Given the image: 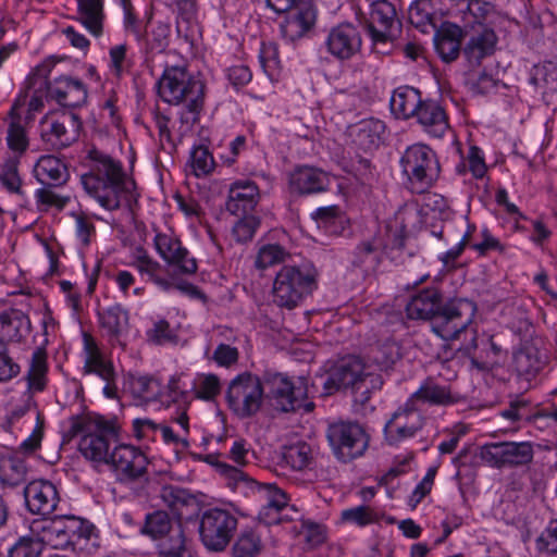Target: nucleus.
<instances>
[{
    "mask_svg": "<svg viewBox=\"0 0 557 557\" xmlns=\"http://www.w3.org/2000/svg\"><path fill=\"white\" fill-rule=\"evenodd\" d=\"M87 159L89 172L81 176L85 191L109 211L129 206L135 183L126 177L122 163L97 148L88 151Z\"/></svg>",
    "mask_w": 557,
    "mask_h": 557,
    "instance_id": "obj_1",
    "label": "nucleus"
},
{
    "mask_svg": "<svg viewBox=\"0 0 557 557\" xmlns=\"http://www.w3.org/2000/svg\"><path fill=\"white\" fill-rule=\"evenodd\" d=\"M160 98L170 104H182L177 132L181 137L191 132L199 122L205 106V84L188 74L185 67L172 66L158 82Z\"/></svg>",
    "mask_w": 557,
    "mask_h": 557,
    "instance_id": "obj_2",
    "label": "nucleus"
},
{
    "mask_svg": "<svg viewBox=\"0 0 557 557\" xmlns=\"http://www.w3.org/2000/svg\"><path fill=\"white\" fill-rule=\"evenodd\" d=\"M318 270L310 262L298 265H283L276 273L272 295L281 308L294 309L318 288Z\"/></svg>",
    "mask_w": 557,
    "mask_h": 557,
    "instance_id": "obj_3",
    "label": "nucleus"
},
{
    "mask_svg": "<svg viewBox=\"0 0 557 557\" xmlns=\"http://www.w3.org/2000/svg\"><path fill=\"white\" fill-rule=\"evenodd\" d=\"M325 437L333 457L342 463L362 457L370 444V435L366 428L354 420L330 421L325 429Z\"/></svg>",
    "mask_w": 557,
    "mask_h": 557,
    "instance_id": "obj_4",
    "label": "nucleus"
},
{
    "mask_svg": "<svg viewBox=\"0 0 557 557\" xmlns=\"http://www.w3.org/2000/svg\"><path fill=\"white\" fill-rule=\"evenodd\" d=\"M225 474L234 481L235 487H248L256 502L259 504L258 518L265 524H275L281 521L280 513L288 505V496L285 491L275 483H259L248 476L244 471L225 466Z\"/></svg>",
    "mask_w": 557,
    "mask_h": 557,
    "instance_id": "obj_5",
    "label": "nucleus"
},
{
    "mask_svg": "<svg viewBox=\"0 0 557 557\" xmlns=\"http://www.w3.org/2000/svg\"><path fill=\"white\" fill-rule=\"evenodd\" d=\"M399 163L414 193L426 191L440 177L441 165L436 152L425 144L407 147Z\"/></svg>",
    "mask_w": 557,
    "mask_h": 557,
    "instance_id": "obj_6",
    "label": "nucleus"
},
{
    "mask_svg": "<svg viewBox=\"0 0 557 557\" xmlns=\"http://www.w3.org/2000/svg\"><path fill=\"white\" fill-rule=\"evenodd\" d=\"M267 398L274 409L292 412L305 407L310 410L313 405L305 404L308 398V383L302 376L297 379L280 372H267L263 376Z\"/></svg>",
    "mask_w": 557,
    "mask_h": 557,
    "instance_id": "obj_7",
    "label": "nucleus"
},
{
    "mask_svg": "<svg viewBox=\"0 0 557 557\" xmlns=\"http://www.w3.org/2000/svg\"><path fill=\"white\" fill-rule=\"evenodd\" d=\"M228 408L239 418H250L262 407L264 399L263 380L245 371L233 377L225 394Z\"/></svg>",
    "mask_w": 557,
    "mask_h": 557,
    "instance_id": "obj_8",
    "label": "nucleus"
},
{
    "mask_svg": "<svg viewBox=\"0 0 557 557\" xmlns=\"http://www.w3.org/2000/svg\"><path fill=\"white\" fill-rule=\"evenodd\" d=\"M237 527V517L225 508H208L199 516V537L210 552H223L231 543Z\"/></svg>",
    "mask_w": 557,
    "mask_h": 557,
    "instance_id": "obj_9",
    "label": "nucleus"
},
{
    "mask_svg": "<svg viewBox=\"0 0 557 557\" xmlns=\"http://www.w3.org/2000/svg\"><path fill=\"white\" fill-rule=\"evenodd\" d=\"M404 246V235L399 231L386 227L371 238L361 240L352 252L351 262L364 272L375 271L384 256H388L392 250H400Z\"/></svg>",
    "mask_w": 557,
    "mask_h": 557,
    "instance_id": "obj_10",
    "label": "nucleus"
},
{
    "mask_svg": "<svg viewBox=\"0 0 557 557\" xmlns=\"http://www.w3.org/2000/svg\"><path fill=\"white\" fill-rule=\"evenodd\" d=\"M480 459L494 469H516L529 466L534 458L533 444L528 441L492 442L480 447Z\"/></svg>",
    "mask_w": 557,
    "mask_h": 557,
    "instance_id": "obj_11",
    "label": "nucleus"
},
{
    "mask_svg": "<svg viewBox=\"0 0 557 557\" xmlns=\"http://www.w3.org/2000/svg\"><path fill=\"white\" fill-rule=\"evenodd\" d=\"M369 377L359 358H344L331 368L324 382V389L326 394H332L341 388H350L356 395L360 393V397L356 399L364 403L369 399L370 391L367 384Z\"/></svg>",
    "mask_w": 557,
    "mask_h": 557,
    "instance_id": "obj_12",
    "label": "nucleus"
},
{
    "mask_svg": "<svg viewBox=\"0 0 557 557\" xmlns=\"http://www.w3.org/2000/svg\"><path fill=\"white\" fill-rule=\"evenodd\" d=\"M476 308L466 299H454L441 307L431 321L432 331L444 341H453L472 323Z\"/></svg>",
    "mask_w": 557,
    "mask_h": 557,
    "instance_id": "obj_13",
    "label": "nucleus"
},
{
    "mask_svg": "<svg viewBox=\"0 0 557 557\" xmlns=\"http://www.w3.org/2000/svg\"><path fill=\"white\" fill-rule=\"evenodd\" d=\"M364 28L373 45L394 41L401 30L396 4L389 0H375L369 5Z\"/></svg>",
    "mask_w": 557,
    "mask_h": 557,
    "instance_id": "obj_14",
    "label": "nucleus"
},
{
    "mask_svg": "<svg viewBox=\"0 0 557 557\" xmlns=\"http://www.w3.org/2000/svg\"><path fill=\"white\" fill-rule=\"evenodd\" d=\"M425 419L420 407L409 398L398 407L384 425L385 441L389 445H397L403 441L413 437L422 430Z\"/></svg>",
    "mask_w": 557,
    "mask_h": 557,
    "instance_id": "obj_15",
    "label": "nucleus"
},
{
    "mask_svg": "<svg viewBox=\"0 0 557 557\" xmlns=\"http://www.w3.org/2000/svg\"><path fill=\"white\" fill-rule=\"evenodd\" d=\"M117 432L114 422L98 418L95 431L88 432L79 441V451L89 460L109 463L110 447L116 442Z\"/></svg>",
    "mask_w": 557,
    "mask_h": 557,
    "instance_id": "obj_16",
    "label": "nucleus"
},
{
    "mask_svg": "<svg viewBox=\"0 0 557 557\" xmlns=\"http://www.w3.org/2000/svg\"><path fill=\"white\" fill-rule=\"evenodd\" d=\"M324 47L337 61H349L361 52L362 36L354 24L341 23L330 29Z\"/></svg>",
    "mask_w": 557,
    "mask_h": 557,
    "instance_id": "obj_17",
    "label": "nucleus"
},
{
    "mask_svg": "<svg viewBox=\"0 0 557 557\" xmlns=\"http://www.w3.org/2000/svg\"><path fill=\"white\" fill-rule=\"evenodd\" d=\"M148 458L145 453L128 444L115 445L109 463L121 481H135L147 472Z\"/></svg>",
    "mask_w": 557,
    "mask_h": 557,
    "instance_id": "obj_18",
    "label": "nucleus"
},
{
    "mask_svg": "<svg viewBox=\"0 0 557 557\" xmlns=\"http://www.w3.org/2000/svg\"><path fill=\"white\" fill-rule=\"evenodd\" d=\"M75 517L55 519H35L32 521V533L38 536L42 548L69 549L70 534L75 531Z\"/></svg>",
    "mask_w": 557,
    "mask_h": 557,
    "instance_id": "obj_19",
    "label": "nucleus"
},
{
    "mask_svg": "<svg viewBox=\"0 0 557 557\" xmlns=\"http://www.w3.org/2000/svg\"><path fill=\"white\" fill-rule=\"evenodd\" d=\"M153 245L161 259L182 274H194L197 262L181 240L170 233L157 232Z\"/></svg>",
    "mask_w": 557,
    "mask_h": 557,
    "instance_id": "obj_20",
    "label": "nucleus"
},
{
    "mask_svg": "<svg viewBox=\"0 0 557 557\" xmlns=\"http://www.w3.org/2000/svg\"><path fill=\"white\" fill-rule=\"evenodd\" d=\"M284 13L286 15L281 23V33L289 41L302 38L317 22V9L308 1H302Z\"/></svg>",
    "mask_w": 557,
    "mask_h": 557,
    "instance_id": "obj_21",
    "label": "nucleus"
},
{
    "mask_svg": "<svg viewBox=\"0 0 557 557\" xmlns=\"http://www.w3.org/2000/svg\"><path fill=\"white\" fill-rule=\"evenodd\" d=\"M27 509L34 515H51L60 502L59 492L53 483L47 480H34L24 488Z\"/></svg>",
    "mask_w": 557,
    "mask_h": 557,
    "instance_id": "obj_22",
    "label": "nucleus"
},
{
    "mask_svg": "<svg viewBox=\"0 0 557 557\" xmlns=\"http://www.w3.org/2000/svg\"><path fill=\"white\" fill-rule=\"evenodd\" d=\"M83 374H95L102 381L115 379L114 366L110 359L106 357L95 337L87 333H83Z\"/></svg>",
    "mask_w": 557,
    "mask_h": 557,
    "instance_id": "obj_23",
    "label": "nucleus"
},
{
    "mask_svg": "<svg viewBox=\"0 0 557 557\" xmlns=\"http://www.w3.org/2000/svg\"><path fill=\"white\" fill-rule=\"evenodd\" d=\"M41 84L45 85L48 96L63 107H79L87 100V88L79 79L61 76Z\"/></svg>",
    "mask_w": 557,
    "mask_h": 557,
    "instance_id": "obj_24",
    "label": "nucleus"
},
{
    "mask_svg": "<svg viewBox=\"0 0 557 557\" xmlns=\"http://www.w3.org/2000/svg\"><path fill=\"white\" fill-rule=\"evenodd\" d=\"M48 127L42 132V138L57 149L69 147L79 134L82 123L74 113H63L59 119L45 121Z\"/></svg>",
    "mask_w": 557,
    "mask_h": 557,
    "instance_id": "obj_25",
    "label": "nucleus"
},
{
    "mask_svg": "<svg viewBox=\"0 0 557 557\" xmlns=\"http://www.w3.org/2000/svg\"><path fill=\"white\" fill-rule=\"evenodd\" d=\"M330 184V175L314 166H298L289 175L292 191L300 196L324 193Z\"/></svg>",
    "mask_w": 557,
    "mask_h": 557,
    "instance_id": "obj_26",
    "label": "nucleus"
},
{
    "mask_svg": "<svg viewBox=\"0 0 557 557\" xmlns=\"http://www.w3.org/2000/svg\"><path fill=\"white\" fill-rule=\"evenodd\" d=\"M259 200L260 193L257 184L243 180L231 185L225 207L231 214L239 216L249 214Z\"/></svg>",
    "mask_w": 557,
    "mask_h": 557,
    "instance_id": "obj_27",
    "label": "nucleus"
},
{
    "mask_svg": "<svg viewBox=\"0 0 557 557\" xmlns=\"http://www.w3.org/2000/svg\"><path fill=\"white\" fill-rule=\"evenodd\" d=\"M413 119L424 133L434 138H442L449 129L445 109L433 99H424Z\"/></svg>",
    "mask_w": 557,
    "mask_h": 557,
    "instance_id": "obj_28",
    "label": "nucleus"
},
{
    "mask_svg": "<svg viewBox=\"0 0 557 557\" xmlns=\"http://www.w3.org/2000/svg\"><path fill=\"white\" fill-rule=\"evenodd\" d=\"M443 306V296L435 287H429L413 295L406 306L409 319L433 320Z\"/></svg>",
    "mask_w": 557,
    "mask_h": 557,
    "instance_id": "obj_29",
    "label": "nucleus"
},
{
    "mask_svg": "<svg viewBox=\"0 0 557 557\" xmlns=\"http://www.w3.org/2000/svg\"><path fill=\"white\" fill-rule=\"evenodd\" d=\"M25 102L26 96H17L8 114L7 144L8 147L18 156L24 153L29 145L27 132L21 115Z\"/></svg>",
    "mask_w": 557,
    "mask_h": 557,
    "instance_id": "obj_30",
    "label": "nucleus"
},
{
    "mask_svg": "<svg viewBox=\"0 0 557 557\" xmlns=\"http://www.w3.org/2000/svg\"><path fill=\"white\" fill-rule=\"evenodd\" d=\"M36 180L44 186L59 187L70 178L66 164L55 156H41L34 166Z\"/></svg>",
    "mask_w": 557,
    "mask_h": 557,
    "instance_id": "obj_31",
    "label": "nucleus"
},
{
    "mask_svg": "<svg viewBox=\"0 0 557 557\" xmlns=\"http://www.w3.org/2000/svg\"><path fill=\"white\" fill-rule=\"evenodd\" d=\"M462 38L463 32L460 26L449 22L443 23L434 36L435 49L442 61L450 63L459 57Z\"/></svg>",
    "mask_w": 557,
    "mask_h": 557,
    "instance_id": "obj_32",
    "label": "nucleus"
},
{
    "mask_svg": "<svg viewBox=\"0 0 557 557\" xmlns=\"http://www.w3.org/2000/svg\"><path fill=\"white\" fill-rule=\"evenodd\" d=\"M48 356L44 348L37 347L28 361L24 380L29 399L34 394L42 393L48 384Z\"/></svg>",
    "mask_w": 557,
    "mask_h": 557,
    "instance_id": "obj_33",
    "label": "nucleus"
},
{
    "mask_svg": "<svg viewBox=\"0 0 557 557\" xmlns=\"http://www.w3.org/2000/svg\"><path fill=\"white\" fill-rule=\"evenodd\" d=\"M497 42L493 29L481 27L472 34L463 48V54L471 66H478L482 60L491 55Z\"/></svg>",
    "mask_w": 557,
    "mask_h": 557,
    "instance_id": "obj_34",
    "label": "nucleus"
},
{
    "mask_svg": "<svg viewBox=\"0 0 557 557\" xmlns=\"http://www.w3.org/2000/svg\"><path fill=\"white\" fill-rule=\"evenodd\" d=\"M128 312L121 306H112L99 312V323L110 343L124 346L122 338L128 332Z\"/></svg>",
    "mask_w": 557,
    "mask_h": 557,
    "instance_id": "obj_35",
    "label": "nucleus"
},
{
    "mask_svg": "<svg viewBox=\"0 0 557 557\" xmlns=\"http://www.w3.org/2000/svg\"><path fill=\"white\" fill-rule=\"evenodd\" d=\"M424 99L421 91L411 86L396 88L391 97L389 106L392 112L403 120L413 119Z\"/></svg>",
    "mask_w": 557,
    "mask_h": 557,
    "instance_id": "obj_36",
    "label": "nucleus"
},
{
    "mask_svg": "<svg viewBox=\"0 0 557 557\" xmlns=\"http://www.w3.org/2000/svg\"><path fill=\"white\" fill-rule=\"evenodd\" d=\"M30 332V320L21 310L11 309L0 312V339L20 343Z\"/></svg>",
    "mask_w": 557,
    "mask_h": 557,
    "instance_id": "obj_37",
    "label": "nucleus"
},
{
    "mask_svg": "<svg viewBox=\"0 0 557 557\" xmlns=\"http://www.w3.org/2000/svg\"><path fill=\"white\" fill-rule=\"evenodd\" d=\"M76 20L95 37L103 33L104 0H76Z\"/></svg>",
    "mask_w": 557,
    "mask_h": 557,
    "instance_id": "obj_38",
    "label": "nucleus"
},
{
    "mask_svg": "<svg viewBox=\"0 0 557 557\" xmlns=\"http://www.w3.org/2000/svg\"><path fill=\"white\" fill-rule=\"evenodd\" d=\"M129 265L140 275L148 276V280L161 289L169 290L172 287L168 278L159 275L162 265L154 260L143 246H137L133 249Z\"/></svg>",
    "mask_w": 557,
    "mask_h": 557,
    "instance_id": "obj_39",
    "label": "nucleus"
},
{
    "mask_svg": "<svg viewBox=\"0 0 557 557\" xmlns=\"http://www.w3.org/2000/svg\"><path fill=\"white\" fill-rule=\"evenodd\" d=\"M409 399L418 407H420V404L447 406L455 403L450 387L448 385H441L432 379H426L422 382Z\"/></svg>",
    "mask_w": 557,
    "mask_h": 557,
    "instance_id": "obj_40",
    "label": "nucleus"
},
{
    "mask_svg": "<svg viewBox=\"0 0 557 557\" xmlns=\"http://www.w3.org/2000/svg\"><path fill=\"white\" fill-rule=\"evenodd\" d=\"M385 125L376 119H368L360 121L352 129L351 137L355 145L364 150L370 151L379 148L382 141V134Z\"/></svg>",
    "mask_w": 557,
    "mask_h": 557,
    "instance_id": "obj_41",
    "label": "nucleus"
},
{
    "mask_svg": "<svg viewBox=\"0 0 557 557\" xmlns=\"http://www.w3.org/2000/svg\"><path fill=\"white\" fill-rule=\"evenodd\" d=\"M75 531L70 534L69 549L84 556L92 555L98 545L91 525L76 518Z\"/></svg>",
    "mask_w": 557,
    "mask_h": 557,
    "instance_id": "obj_42",
    "label": "nucleus"
},
{
    "mask_svg": "<svg viewBox=\"0 0 557 557\" xmlns=\"http://www.w3.org/2000/svg\"><path fill=\"white\" fill-rule=\"evenodd\" d=\"M177 528L182 530L181 524H177L176 528H174L173 521L168 512L163 510H156L146 516L141 532L153 540H158L164 537L171 531L176 533ZM174 536L176 537V534H174ZM175 541L176 539L174 542Z\"/></svg>",
    "mask_w": 557,
    "mask_h": 557,
    "instance_id": "obj_43",
    "label": "nucleus"
},
{
    "mask_svg": "<svg viewBox=\"0 0 557 557\" xmlns=\"http://www.w3.org/2000/svg\"><path fill=\"white\" fill-rule=\"evenodd\" d=\"M159 498L178 519L183 516V508L194 502V497L186 490L175 485L162 486Z\"/></svg>",
    "mask_w": 557,
    "mask_h": 557,
    "instance_id": "obj_44",
    "label": "nucleus"
},
{
    "mask_svg": "<svg viewBox=\"0 0 557 557\" xmlns=\"http://www.w3.org/2000/svg\"><path fill=\"white\" fill-rule=\"evenodd\" d=\"M482 344L484 346L483 350H485L486 352V359H492L491 361L483 360L482 354H476L478 342L475 336L471 338V343L469 345H466L465 347L461 348L463 354L471 359V363L473 364V367H475L479 370L487 369L488 366L494 361V359L498 357L499 354L502 352L500 346L494 343L493 337L487 338Z\"/></svg>",
    "mask_w": 557,
    "mask_h": 557,
    "instance_id": "obj_45",
    "label": "nucleus"
},
{
    "mask_svg": "<svg viewBox=\"0 0 557 557\" xmlns=\"http://www.w3.org/2000/svg\"><path fill=\"white\" fill-rule=\"evenodd\" d=\"M516 371L525 380L534 377L543 368V360L540 358L535 349H521L513 357Z\"/></svg>",
    "mask_w": 557,
    "mask_h": 557,
    "instance_id": "obj_46",
    "label": "nucleus"
},
{
    "mask_svg": "<svg viewBox=\"0 0 557 557\" xmlns=\"http://www.w3.org/2000/svg\"><path fill=\"white\" fill-rule=\"evenodd\" d=\"M260 535L251 530H243L235 541L232 553L234 557H258L262 550Z\"/></svg>",
    "mask_w": 557,
    "mask_h": 557,
    "instance_id": "obj_47",
    "label": "nucleus"
},
{
    "mask_svg": "<svg viewBox=\"0 0 557 557\" xmlns=\"http://www.w3.org/2000/svg\"><path fill=\"white\" fill-rule=\"evenodd\" d=\"M27 468L22 459L16 457L0 460V482L3 485L16 486L25 480Z\"/></svg>",
    "mask_w": 557,
    "mask_h": 557,
    "instance_id": "obj_48",
    "label": "nucleus"
},
{
    "mask_svg": "<svg viewBox=\"0 0 557 557\" xmlns=\"http://www.w3.org/2000/svg\"><path fill=\"white\" fill-rule=\"evenodd\" d=\"M288 257L289 252L284 246L280 244H264L258 249L255 265L259 270H265L285 262Z\"/></svg>",
    "mask_w": 557,
    "mask_h": 557,
    "instance_id": "obj_49",
    "label": "nucleus"
},
{
    "mask_svg": "<svg viewBox=\"0 0 557 557\" xmlns=\"http://www.w3.org/2000/svg\"><path fill=\"white\" fill-rule=\"evenodd\" d=\"M20 159L17 156L9 157L1 165L0 182L11 194L24 196L22 178L18 173Z\"/></svg>",
    "mask_w": 557,
    "mask_h": 557,
    "instance_id": "obj_50",
    "label": "nucleus"
},
{
    "mask_svg": "<svg viewBox=\"0 0 557 557\" xmlns=\"http://www.w3.org/2000/svg\"><path fill=\"white\" fill-rule=\"evenodd\" d=\"M283 459L293 470L301 471L312 462V450L307 443H297L287 447L283 453Z\"/></svg>",
    "mask_w": 557,
    "mask_h": 557,
    "instance_id": "obj_51",
    "label": "nucleus"
},
{
    "mask_svg": "<svg viewBox=\"0 0 557 557\" xmlns=\"http://www.w3.org/2000/svg\"><path fill=\"white\" fill-rule=\"evenodd\" d=\"M370 358L381 369L387 370L400 358V348L395 341L387 339L371 349Z\"/></svg>",
    "mask_w": 557,
    "mask_h": 557,
    "instance_id": "obj_52",
    "label": "nucleus"
},
{
    "mask_svg": "<svg viewBox=\"0 0 557 557\" xmlns=\"http://www.w3.org/2000/svg\"><path fill=\"white\" fill-rule=\"evenodd\" d=\"M131 386L136 397L145 401H160L161 383L158 379L153 376L141 375L133 379Z\"/></svg>",
    "mask_w": 557,
    "mask_h": 557,
    "instance_id": "obj_53",
    "label": "nucleus"
},
{
    "mask_svg": "<svg viewBox=\"0 0 557 557\" xmlns=\"http://www.w3.org/2000/svg\"><path fill=\"white\" fill-rule=\"evenodd\" d=\"M44 548L38 536L33 535L32 524L29 533L21 536L9 549V557H40Z\"/></svg>",
    "mask_w": 557,
    "mask_h": 557,
    "instance_id": "obj_54",
    "label": "nucleus"
},
{
    "mask_svg": "<svg viewBox=\"0 0 557 557\" xmlns=\"http://www.w3.org/2000/svg\"><path fill=\"white\" fill-rule=\"evenodd\" d=\"M21 366L11 355L9 344L0 339V383H8L18 376Z\"/></svg>",
    "mask_w": 557,
    "mask_h": 557,
    "instance_id": "obj_55",
    "label": "nucleus"
},
{
    "mask_svg": "<svg viewBox=\"0 0 557 557\" xmlns=\"http://www.w3.org/2000/svg\"><path fill=\"white\" fill-rule=\"evenodd\" d=\"M434 9L431 0H417L409 7V21L417 28L433 24Z\"/></svg>",
    "mask_w": 557,
    "mask_h": 557,
    "instance_id": "obj_56",
    "label": "nucleus"
},
{
    "mask_svg": "<svg viewBox=\"0 0 557 557\" xmlns=\"http://www.w3.org/2000/svg\"><path fill=\"white\" fill-rule=\"evenodd\" d=\"M260 226V219L252 214H245L232 227V235L237 243L251 240Z\"/></svg>",
    "mask_w": 557,
    "mask_h": 557,
    "instance_id": "obj_57",
    "label": "nucleus"
},
{
    "mask_svg": "<svg viewBox=\"0 0 557 557\" xmlns=\"http://www.w3.org/2000/svg\"><path fill=\"white\" fill-rule=\"evenodd\" d=\"M190 165L196 176L209 174L214 168V159L206 146H198L191 150Z\"/></svg>",
    "mask_w": 557,
    "mask_h": 557,
    "instance_id": "obj_58",
    "label": "nucleus"
},
{
    "mask_svg": "<svg viewBox=\"0 0 557 557\" xmlns=\"http://www.w3.org/2000/svg\"><path fill=\"white\" fill-rule=\"evenodd\" d=\"M220 392L221 383L216 374L207 373L199 375L195 389L197 398L202 400H213Z\"/></svg>",
    "mask_w": 557,
    "mask_h": 557,
    "instance_id": "obj_59",
    "label": "nucleus"
},
{
    "mask_svg": "<svg viewBox=\"0 0 557 557\" xmlns=\"http://www.w3.org/2000/svg\"><path fill=\"white\" fill-rule=\"evenodd\" d=\"M45 434V418L37 411L36 412V424L30 435L25 438L18 446V451L23 455H33L40 446Z\"/></svg>",
    "mask_w": 557,
    "mask_h": 557,
    "instance_id": "obj_60",
    "label": "nucleus"
},
{
    "mask_svg": "<svg viewBox=\"0 0 557 557\" xmlns=\"http://www.w3.org/2000/svg\"><path fill=\"white\" fill-rule=\"evenodd\" d=\"M342 519L358 527H366L377 520L375 511L369 506H357L342 512Z\"/></svg>",
    "mask_w": 557,
    "mask_h": 557,
    "instance_id": "obj_61",
    "label": "nucleus"
},
{
    "mask_svg": "<svg viewBox=\"0 0 557 557\" xmlns=\"http://www.w3.org/2000/svg\"><path fill=\"white\" fill-rule=\"evenodd\" d=\"M146 336L150 343L156 345H163L176 339L174 330L171 329L170 323L164 319L156 321L152 327L146 332Z\"/></svg>",
    "mask_w": 557,
    "mask_h": 557,
    "instance_id": "obj_62",
    "label": "nucleus"
},
{
    "mask_svg": "<svg viewBox=\"0 0 557 557\" xmlns=\"http://www.w3.org/2000/svg\"><path fill=\"white\" fill-rule=\"evenodd\" d=\"M52 187L44 186L35 193V198L40 210L49 208L63 209L69 202V197L61 196L51 189Z\"/></svg>",
    "mask_w": 557,
    "mask_h": 557,
    "instance_id": "obj_63",
    "label": "nucleus"
},
{
    "mask_svg": "<svg viewBox=\"0 0 557 557\" xmlns=\"http://www.w3.org/2000/svg\"><path fill=\"white\" fill-rule=\"evenodd\" d=\"M536 548L546 554H557V519L548 522L536 540Z\"/></svg>",
    "mask_w": 557,
    "mask_h": 557,
    "instance_id": "obj_64",
    "label": "nucleus"
}]
</instances>
